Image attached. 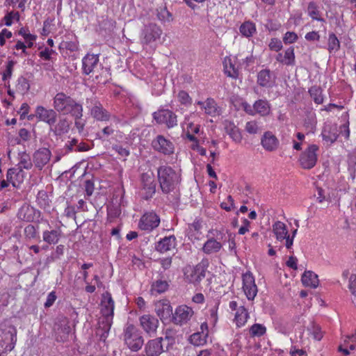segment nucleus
Returning <instances> with one entry per match:
<instances>
[{
    "label": "nucleus",
    "instance_id": "nucleus-1",
    "mask_svg": "<svg viewBox=\"0 0 356 356\" xmlns=\"http://www.w3.org/2000/svg\"><path fill=\"white\" fill-rule=\"evenodd\" d=\"M114 301L108 292L103 293L101 301V313L99 324L104 332H108L113 323Z\"/></svg>",
    "mask_w": 356,
    "mask_h": 356
},
{
    "label": "nucleus",
    "instance_id": "nucleus-2",
    "mask_svg": "<svg viewBox=\"0 0 356 356\" xmlns=\"http://www.w3.org/2000/svg\"><path fill=\"white\" fill-rule=\"evenodd\" d=\"M124 345L131 351L137 352L144 344V339L140 331L134 325H127L122 333Z\"/></svg>",
    "mask_w": 356,
    "mask_h": 356
},
{
    "label": "nucleus",
    "instance_id": "nucleus-3",
    "mask_svg": "<svg viewBox=\"0 0 356 356\" xmlns=\"http://www.w3.org/2000/svg\"><path fill=\"white\" fill-rule=\"evenodd\" d=\"M207 266L204 262L195 266H187L184 270V279L189 283L197 285L205 277Z\"/></svg>",
    "mask_w": 356,
    "mask_h": 356
},
{
    "label": "nucleus",
    "instance_id": "nucleus-4",
    "mask_svg": "<svg viewBox=\"0 0 356 356\" xmlns=\"http://www.w3.org/2000/svg\"><path fill=\"white\" fill-rule=\"evenodd\" d=\"M193 309L186 305H181L175 308L172 314V322L177 325L182 326L189 323L193 318Z\"/></svg>",
    "mask_w": 356,
    "mask_h": 356
},
{
    "label": "nucleus",
    "instance_id": "nucleus-5",
    "mask_svg": "<svg viewBox=\"0 0 356 356\" xmlns=\"http://www.w3.org/2000/svg\"><path fill=\"white\" fill-rule=\"evenodd\" d=\"M152 118L159 124H165L170 129L177 124V115L169 109L160 108L152 113Z\"/></svg>",
    "mask_w": 356,
    "mask_h": 356
},
{
    "label": "nucleus",
    "instance_id": "nucleus-6",
    "mask_svg": "<svg viewBox=\"0 0 356 356\" xmlns=\"http://www.w3.org/2000/svg\"><path fill=\"white\" fill-rule=\"evenodd\" d=\"M162 34L161 29L155 23L150 22L145 24L141 32L143 44H149L160 39Z\"/></svg>",
    "mask_w": 356,
    "mask_h": 356
},
{
    "label": "nucleus",
    "instance_id": "nucleus-7",
    "mask_svg": "<svg viewBox=\"0 0 356 356\" xmlns=\"http://www.w3.org/2000/svg\"><path fill=\"white\" fill-rule=\"evenodd\" d=\"M318 150V147L316 145L312 144L309 145L300 156L299 162L302 168L304 169H311L316 163L317 154L316 152Z\"/></svg>",
    "mask_w": 356,
    "mask_h": 356
},
{
    "label": "nucleus",
    "instance_id": "nucleus-8",
    "mask_svg": "<svg viewBox=\"0 0 356 356\" xmlns=\"http://www.w3.org/2000/svg\"><path fill=\"white\" fill-rule=\"evenodd\" d=\"M151 145L154 151L164 155H171L175 151L173 143L165 138L163 135H157L152 140Z\"/></svg>",
    "mask_w": 356,
    "mask_h": 356
},
{
    "label": "nucleus",
    "instance_id": "nucleus-9",
    "mask_svg": "<svg viewBox=\"0 0 356 356\" xmlns=\"http://www.w3.org/2000/svg\"><path fill=\"white\" fill-rule=\"evenodd\" d=\"M160 224V218L154 212L144 213L138 222V227L143 231L150 232Z\"/></svg>",
    "mask_w": 356,
    "mask_h": 356
},
{
    "label": "nucleus",
    "instance_id": "nucleus-10",
    "mask_svg": "<svg viewBox=\"0 0 356 356\" xmlns=\"http://www.w3.org/2000/svg\"><path fill=\"white\" fill-rule=\"evenodd\" d=\"M243 290L248 300H253L256 297L258 289L255 280L250 272H246L242 275Z\"/></svg>",
    "mask_w": 356,
    "mask_h": 356
},
{
    "label": "nucleus",
    "instance_id": "nucleus-11",
    "mask_svg": "<svg viewBox=\"0 0 356 356\" xmlns=\"http://www.w3.org/2000/svg\"><path fill=\"white\" fill-rule=\"evenodd\" d=\"M35 117L39 121L49 124L51 128L57 122L58 114L55 109H47L42 106H38L35 108Z\"/></svg>",
    "mask_w": 356,
    "mask_h": 356
},
{
    "label": "nucleus",
    "instance_id": "nucleus-12",
    "mask_svg": "<svg viewBox=\"0 0 356 356\" xmlns=\"http://www.w3.org/2000/svg\"><path fill=\"white\" fill-rule=\"evenodd\" d=\"M139 321L140 327L149 337H152L156 334L159 324V320L156 317L145 314L140 317Z\"/></svg>",
    "mask_w": 356,
    "mask_h": 356
},
{
    "label": "nucleus",
    "instance_id": "nucleus-13",
    "mask_svg": "<svg viewBox=\"0 0 356 356\" xmlns=\"http://www.w3.org/2000/svg\"><path fill=\"white\" fill-rule=\"evenodd\" d=\"M257 83L262 88H271L275 85L276 76L269 69L261 70L257 73Z\"/></svg>",
    "mask_w": 356,
    "mask_h": 356
},
{
    "label": "nucleus",
    "instance_id": "nucleus-14",
    "mask_svg": "<svg viewBox=\"0 0 356 356\" xmlns=\"http://www.w3.org/2000/svg\"><path fill=\"white\" fill-rule=\"evenodd\" d=\"M163 337H159L147 341L145 346L147 356H159L163 352Z\"/></svg>",
    "mask_w": 356,
    "mask_h": 356
},
{
    "label": "nucleus",
    "instance_id": "nucleus-15",
    "mask_svg": "<svg viewBox=\"0 0 356 356\" xmlns=\"http://www.w3.org/2000/svg\"><path fill=\"white\" fill-rule=\"evenodd\" d=\"M176 245V238L174 235H171L169 236H165L164 238L160 239L155 244V250L157 252L163 254L175 248Z\"/></svg>",
    "mask_w": 356,
    "mask_h": 356
},
{
    "label": "nucleus",
    "instance_id": "nucleus-16",
    "mask_svg": "<svg viewBox=\"0 0 356 356\" xmlns=\"http://www.w3.org/2000/svg\"><path fill=\"white\" fill-rule=\"evenodd\" d=\"M155 312L161 321L166 320L172 316V308L166 300H159L155 304Z\"/></svg>",
    "mask_w": 356,
    "mask_h": 356
},
{
    "label": "nucleus",
    "instance_id": "nucleus-17",
    "mask_svg": "<svg viewBox=\"0 0 356 356\" xmlns=\"http://www.w3.org/2000/svg\"><path fill=\"white\" fill-rule=\"evenodd\" d=\"M99 63V55L87 54L82 59L83 74H90Z\"/></svg>",
    "mask_w": 356,
    "mask_h": 356
},
{
    "label": "nucleus",
    "instance_id": "nucleus-18",
    "mask_svg": "<svg viewBox=\"0 0 356 356\" xmlns=\"http://www.w3.org/2000/svg\"><path fill=\"white\" fill-rule=\"evenodd\" d=\"M72 98V97L67 95L64 92L57 93L53 99L54 109L58 113H64Z\"/></svg>",
    "mask_w": 356,
    "mask_h": 356
},
{
    "label": "nucleus",
    "instance_id": "nucleus-19",
    "mask_svg": "<svg viewBox=\"0 0 356 356\" xmlns=\"http://www.w3.org/2000/svg\"><path fill=\"white\" fill-rule=\"evenodd\" d=\"M263 147L269 152L275 151L279 145V140L271 131H266L261 139Z\"/></svg>",
    "mask_w": 356,
    "mask_h": 356
},
{
    "label": "nucleus",
    "instance_id": "nucleus-20",
    "mask_svg": "<svg viewBox=\"0 0 356 356\" xmlns=\"http://www.w3.org/2000/svg\"><path fill=\"white\" fill-rule=\"evenodd\" d=\"M91 115L98 121H108L111 115L98 101H95L93 106L90 108Z\"/></svg>",
    "mask_w": 356,
    "mask_h": 356
},
{
    "label": "nucleus",
    "instance_id": "nucleus-21",
    "mask_svg": "<svg viewBox=\"0 0 356 356\" xmlns=\"http://www.w3.org/2000/svg\"><path fill=\"white\" fill-rule=\"evenodd\" d=\"M51 152L48 148H40L33 154V161L36 167L42 168L51 158Z\"/></svg>",
    "mask_w": 356,
    "mask_h": 356
},
{
    "label": "nucleus",
    "instance_id": "nucleus-22",
    "mask_svg": "<svg viewBox=\"0 0 356 356\" xmlns=\"http://www.w3.org/2000/svg\"><path fill=\"white\" fill-rule=\"evenodd\" d=\"M222 248V243L211 237L204 243L202 250L206 254H213L218 253Z\"/></svg>",
    "mask_w": 356,
    "mask_h": 356
},
{
    "label": "nucleus",
    "instance_id": "nucleus-23",
    "mask_svg": "<svg viewBox=\"0 0 356 356\" xmlns=\"http://www.w3.org/2000/svg\"><path fill=\"white\" fill-rule=\"evenodd\" d=\"M64 114H70L74 118H82L83 117V106L82 104L77 102L75 99L72 98Z\"/></svg>",
    "mask_w": 356,
    "mask_h": 356
},
{
    "label": "nucleus",
    "instance_id": "nucleus-24",
    "mask_svg": "<svg viewBox=\"0 0 356 356\" xmlns=\"http://www.w3.org/2000/svg\"><path fill=\"white\" fill-rule=\"evenodd\" d=\"M224 128L225 132L236 143H240L242 139L239 129L232 121L225 120L224 122Z\"/></svg>",
    "mask_w": 356,
    "mask_h": 356
},
{
    "label": "nucleus",
    "instance_id": "nucleus-25",
    "mask_svg": "<svg viewBox=\"0 0 356 356\" xmlns=\"http://www.w3.org/2000/svg\"><path fill=\"white\" fill-rule=\"evenodd\" d=\"M51 127L50 131H53L55 136H61L67 134L70 130V124L66 118H59L56 124Z\"/></svg>",
    "mask_w": 356,
    "mask_h": 356
},
{
    "label": "nucleus",
    "instance_id": "nucleus-26",
    "mask_svg": "<svg viewBox=\"0 0 356 356\" xmlns=\"http://www.w3.org/2000/svg\"><path fill=\"white\" fill-rule=\"evenodd\" d=\"M157 181L154 179H143V195L145 199L151 198L155 193Z\"/></svg>",
    "mask_w": 356,
    "mask_h": 356
},
{
    "label": "nucleus",
    "instance_id": "nucleus-27",
    "mask_svg": "<svg viewBox=\"0 0 356 356\" xmlns=\"http://www.w3.org/2000/svg\"><path fill=\"white\" fill-rule=\"evenodd\" d=\"M250 318L249 313L244 306H239L234 316V322L238 327L245 325Z\"/></svg>",
    "mask_w": 356,
    "mask_h": 356
},
{
    "label": "nucleus",
    "instance_id": "nucleus-28",
    "mask_svg": "<svg viewBox=\"0 0 356 356\" xmlns=\"http://www.w3.org/2000/svg\"><path fill=\"white\" fill-rule=\"evenodd\" d=\"M302 282L305 286L316 288L318 286L319 280L318 275L312 271H305L302 276Z\"/></svg>",
    "mask_w": 356,
    "mask_h": 356
},
{
    "label": "nucleus",
    "instance_id": "nucleus-29",
    "mask_svg": "<svg viewBox=\"0 0 356 356\" xmlns=\"http://www.w3.org/2000/svg\"><path fill=\"white\" fill-rule=\"evenodd\" d=\"M254 113L266 116L270 113V104L266 99H258L254 103Z\"/></svg>",
    "mask_w": 356,
    "mask_h": 356
},
{
    "label": "nucleus",
    "instance_id": "nucleus-30",
    "mask_svg": "<svg viewBox=\"0 0 356 356\" xmlns=\"http://www.w3.org/2000/svg\"><path fill=\"white\" fill-rule=\"evenodd\" d=\"M273 231L278 241H286L288 230L285 224L281 221H277L273 225Z\"/></svg>",
    "mask_w": 356,
    "mask_h": 356
},
{
    "label": "nucleus",
    "instance_id": "nucleus-31",
    "mask_svg": "<svg viewBox=\"0 0 356 356\" xmlns=\"http://www.w3.org/2000/svg\"><path fill=\"white\" fill-rule=\"evenodd\" d=\"M61 236V230L60 229H53L51 231H44L42 234L43 241L48 244H56Z\"/></svg>",
    "mask_w": 356,
    "mask_h": 356
},
{
    "label": "nucleus",
    "instance_id": "nucleus-32",
    "mask_svg": "<svg viewBox=\"0 0 356 356\" xmlns=\"http://www.w3.org/2000/svg\"><path fill=\"white\" fill-rule=\"evenodd\" d=\"M205 113L211 116L219 115L222 113L221 108L219 107L216 101L212 98H207L204 106Z\"/></svg>",
    "mask_w": 356,
    "mask_h": 356
},
{
    "label": "nucleus",
    "instance_id": "nucleus-33",
    "mask_svg": "<svg viewBox=\"0 0 356 356\" xmlns=\"http://www.w3.org/2000/svg\"><path fill=\"white\" fill-rule=\"evenodd\" d=\"M320 47L327 49L330 54L335 53L340 49V42L334 33H330L327 47L320 46Z\"/></svg>",
    "mask_w": 356,
    "mask_h": 356
},
{
    "label": "nucleus",
    "instance_id": "nucleus-34",
    "mask_svg": "<svg viewBox=\"0 0 356 356\" xmlns=\"http://www.w3.org/2000/svg\"><path fill=\"white\" fill-rule=\"evenodd\" d=\"M323 139L326 142L333 143L338 138L337 129L336 127H325L322 131Z\"/></svg>",
    "mask_w": 356,
    "mask_h": 356
},
{
    "label": "nucleus",
    "instance_id": "nucleus-35",
    "mask_svg": "<svg viewBox=\"0 0 356 356\" xmlns=\"http://www.w3.org/2000/svg\"><path fill=\"white\" fill-rule=\"evenodd\" d=\"M308 15L314 20L325 22V19L321 17L319 6L315 1H310L307 6Z\"/></svg>",
    "mask_w": 356,
    "mask_h": 356
},
{
    "label": "nucleus",
    "instance_id": "nucleus-36",
    "mask_svg": "<svg viewBox=\"0 0 356 356\" xmlns=\"http://www.w3.org/2000/svg\"><path fill=\"white\" fill-rule=\"evenodd\" d=\"M239 31L242 35L246 38L251 37L256 32L255 24L250 21H245L240 26Z\"/></svg>",
    "mask_w": 356,
    "mask_h": 356
},
{
    "label": "nucleus",
    "instance_id": "nucleus-37",
    "mask_svg": "<svg viewBox=\"0 0 356 356\" xmlns=\"http://www.w3.org/2000/svg\"><path fill=\"white\" fill-rule=\"evenodd\" d=\"M311 98L317 104H321L323 102V90L320 86H312L308 90Z\"/></svg>",
    "mask_w": 356,
    "mask_h": 356
},
{
    "label": "nucleus",
    "instance_id": "nucleus-38",
    "mask_svg": "<svg viewBox=\"0 0 356 356\" xmlns=\"http://www.w3.org/2000/svg\"><path fill=\"white\" fill-rule=\"evenodd\" d=\"M19 156H20V161L18 164L19 169V172L17 173V176L18 177L19 172L22 171V168L30 169L32 167V163L31 161L30 156L26 154L25 152L19 153Z\"/></svg>",
    "mask_w": 356,
    "mask_h": 356
},
{
    "label": "nucleus",
    "instance_id": "nucleus-39",
    "mask_svg": "<svg viewBox=\"0 0 356 356\" xmlns=\"http://www.w3.org/2000/svg\"><path fill=\"white\" fill-rule=\"evenodd\" d=\"M36 202L38 205L44 209H48L50 208L51 201L47 193L44 191H40L38 192Z\"/></svg>",
    "mask_w": 356,
    "mask_h": 356
},
{
    "label": "nucleus",
    "instance_id": "nucleus-40",
    "mask_svg": "<svg viewBox=\"0 0 356 356\" xmlns=\"http://www.w3.org/2000/svg\"><path fill=\"white\" fill-rule=\"evenodd\" d=\"M168 282L165 280H159L152 284L151 291L152 293H162L167 291L168 289Z\"/></svg>",
    "mask_w": 356,
    "mask_h": 356
},
{
    "label": "nucleus",
    "instance_id": "nucleus-41",
    "mask_svg": "<svg viewBox=\"0 0 356 356\" xmlns=\"http://www.w3.org/2000/svg\"><path fill=\"white\" fill-rule=\"evenodd\" d=\"M266 332V327L260 323H254L250 327V334L252 337H260Z\"/></svg>",
    "mask_w": 356,
    "mask_h": 356
},
{
    "label": "nucleus",
    "instance_id": "nucleus-42",
    "mask_svg": "<svg viewBox=\"0 0 356 356\" xmlns=\"http://www.w3.org/2000/svg\"><path fill=\"white\" fill-rule=\"evenodd\" d=\"M176 177V172L170 166H161L158 169L157 178H174Z\"/></svg>",
    "mask_w": 356,
    "mask_h": 356
},
{
    "label": "nucleus",
    "instance_id": "nucleus-43",
    "mask_svg": "<svg viewBox=\"0 0 356 356\" xmlns=\"http://www.w3.org/2000/svg\"><path fill=\"white\" fill-rule=\"evenodd\" d=\"M27 29L22 27L19 30L18 33L24 38L25 42L27 43V47L31 48L33 46V42L36 40L37 36L27 33Z\"/></svg>",
    "mask_w": 356,
    "mask_h": 356
},
{
    "label": "nucleus",
    "instance_id": "nucleus-44",
    "mask_svg": "<svg viewBox=\"0 0 356 356\" xmlns=\"http://www.w3.org/2000/svg\"><path fill=\"white\" fill-rule=\"evenodd\" d=\"M16 89L22 94L27 92L30 89L29 80L24 76H20L17 81Z\"/></svg>",
    "mask_w": 356,
    "mask_h": 356
},
{
    "label": "nucleus",
    "instance_id": "nucleus-45",
    "mask_svg": "<svg viewBox=\"0 0 356 356\" xmlns=\"http://www.w3.org/2000/svg\"><path fill=\"white\" fill-rule=\"evenodd\" d=\"M156 16L163 22H170L172 20V15L165 6L156 9Z\"/></svg>",
    "mask_w": 356,
    "mask_h": 356
},
{
    "label": "nucleus",
    "instance_id": "nucleus-46",
    "mask_svg": "<svg viewBox=\"0 0 356 356\" xmlns=\"http://www.w3.org/2000/svg\"><path fill=\"white\" fill-rule=\"evenodd\" d=\"M160 187L165 193H168L175 188L173 179H159Z\"/></svg>",
    "mask_w": 356,
    "mask_h": 356
},
{
    "label": "nucleus",
    "instance_id": "nucleus-47",
    "mask_svg": "<svg viewBox=\"0 0 356 356\" xmlns=\"http://www.w3.org/2000/svg\"><path fill=\"white\" fill-rule=\"evenodd\" d=\"M284 58L286 60L285 65H293L295 64V54L293 47H291L285 51Z\"/></svg>",
    "mask_w": 356,
    "mask_h": 356
},
{
    "label": "nucleus",
    "instance_id": "nucleus-48",
    "mask_svg": "<svg viewBox=\"0 0 356 356\" xmlns=\"http://www.w3.org/2000/svg\"><path fill=\"white\" fill-rule=\"evenodd\" d=\"M60 49H66L70 51L78 50V42L76 41H63L60 45Z\"/></svg>",
    "mask_w": 356,
    "mask_h": 356
},
{
    "label": "nucleus",
    "instance_id": "nucleus-49",
    "mask_svg": "<svg viewBox=\"0 0 356 356\" xmlns=\"http://www.w3.org/2000/svg\"><path fill=\"white\" fill-rule=\"evenodd\" d=\"M176 332L173 329H166L164 332L163 340L168 341V345H172L175 342Z\"/></svg>",
    "mask_w": 356,
    "mask_h": 356
},
{
    "label": "nucleus",
    "instance_id": "nucleus-50",
    "mask_svg": "<svg viewBox=\"0 0 356 356\" xmlns=\"http://www.w3.org/2000/svg\"><path fill=\"white\" fill-rule=\"evenodd\" d=\"M310 333L313 338L317 341H320L323 337L321 328L318 325H313L310 329Z\"/></svg>",
    "mask_w": 356,
    "mask_h": 356
},
{
    "label": "nucleus",
    "instance_id": "nucleus-51",
    "mask_svg": "<svg viewBox=\"0 0 356 356\" xmlns=\"http://www.w3.org/2000/svg\"><path fill=\"white\" fill-rule=\"evenodd\" d=\"M114 131L111 127L107 126L102 129V133H97V138L104 140L109 136L113 134Z\"/></svg>",
    "mask_w": 356,
    "mask_h": 356
},
{
    "label": "nucleus",
    "instance_id": "nucleus-52",
    "mask_svg": "<svg viewBox=\"0 0 356 356\" xmlns=\"http://www.w3.org/2000/svg\"><path fill=\"white\" fill-rule=\"evenodd\" d=\"M190 340L192 344L197 346H202L206 342L205 339L202 338L200 333H194L192 334L190 337Z\"/></svg>",
    "mask_w": 356,
    "mask_h": 356
},
{
    "label": "nucleus",
    "instance_id": "nucleus-53",
    "mask_svg": "<svg viewBox=\"0 0 356 356\" xmlns=\"http://www.w3.org/2000/svg\"><path fill=\"white\" fill-rule=\"evenodd\" d=\"M220 207L227 211H230L234 209L235 208V205L232 197L229 195L227 198V202H222L220 204Z\"/></svg>",
    "mask_w": 356,
    "mask_h": 356
},
{
    "label": "nucleus",
    "instance_id": "nucleus-54",
    "mask_svg": "<svg viewBox=\"0 0 356 356\" xmlns=\"http://www.w3.org/2000/svg\"><path fill=\"white\" fill-rule=\"evenodd\" d=\"M298 39V35L294 32L288 31L285 33L283 38V42L285 44H291L296 41Z\"/></svg>",
    "mask_w": 356,
    "mask_h": 356
},
{
    "label": "nucleus",
    "instance_id": "nucleus-55",
    "mask_svg": "<svg viewBox=\"0 0 356 356\" xmlns=\"http://www.w3.org/2000/svg\"><path fill=\"white\" fill-rule=\"evenodd\" d=\"M269 48L270 50L278 51L282 48V44L278 38H272L269 43Z\"/></svg>",
    "mask_w": 356,
    "mask_h": 356
},
{
    "label": "nucleus",
    "instance_id": "nucleus-56",
    "mask_svg": "<svg viewBox=\"0 0 356 356\" xmlns=\"http://www.w3.org/2000/svg\"><path fill=\"white\" fill-rule=\"evenodd\" d=\"M179 101L182 104H191V98L189 95L184 90L179 91L178 94Z\"/></svg>",
    "mask_w": 356,
    "mask_h": 356
},
{
    "label": "nucleus",
    "instance_id": "nucleus-57",
    "mask_svg": "<svg viewBox=\"0 0 356 356\" xmlns=\"http://www.w3.org/2000/svg\"><path fill=\"white\" fill-rule=\"evenodd\" d=\"M24 234L28 238H34L36 236V229L32 225H29L24 228Z\"/></svg>",
    "mask_w": 356,
    "mask_h": 356
},
{
    "label": "nucleus",
    "instance_id": "nucleus-58",
    "mask_svg": "<svg viewBox=\"0 0 356 356\" xmlns=\"http://www.w3.org/2000/svg\"><path fill=\"white\" fill-rule=\"evenodd\" d=\"M172 259L171 257L161 258L158 260L163 270L169 269L172 266Z\"/></svg>",
    "mask_w": 356,
    "mask_h": 356
},
{
    "label": "nucleus",
    "instance_id": "nucleus-59",
    "mask_svg": "<svg viewBox=\"0 0 356 356\" xmlns=\"http://www.w3.org/2000/svg\"><path fill=\"white\" fill-rule=\"evenodd\" d=\"M112 149L122 156H128L130 154V152L128 149L124 148L120 145H113L112 146Z\"/></svg>",
    "mask_w": 356,
    "mask_h": 356
},
{
    "label": "nucleus",
    "instance_id": "nucleus-60",
    "mask_svg": "<svg viewBox=\"0 0 356 356\" xmlns=\"http://www.w3.org/2000/svg\"><path fill=\"white\" fill-rule=\"evenodd\" d=\"M54 53H56L54 50L45 47L44 50L39 53V56L44 60H50L51 59V55Z\"/></svg>",
    "mask_w": 356,
    "mask_h": 356
},
{
    "label": "nucleus",
    "instance_id": "nucleus-61",
    "mask_svg": "<svg viewBox=\"0 0 356 356\" xmlns=\"http://www.w3.org/2000/svg\"><path fill=\"white\" fill-rule=\"evenodd\" d=\"M245 129L249 134H254L258 131V126L254 121L248 122L245 125Z\"/></svg>",
    "mask_w": 356,
    "mask_h": 356
},
{
    "label": "nucleus",
    "instance_id": "nucleus-62",
    "mask_svg": "<svg viewBox=\"0 0 356 356\" xmlns=\"http://www.w3.org/2000/svg\"><path fill=\"white\" fill-rule=\"evenodd\" d=\"M78 140L76 138H73L71 141H70L68 143H66L64 147V153L63 155H65L74 149V147L77 145Z\"/></svg>",
    "mask_w": 356,
    "mask_h": 356
},
{
    "label": "nucleus",
    "instance_id": "nucleus-63",
    "mask_svg": "<svg viewBox=\"0 0 356 356\" xmlns=\"http://www.w3.org/2000/svg\"><path fill=\"white\" fill-rule=\"evenodd\" d=\"M306 40L309 42L318 41L320 39V35L317 31H311L307 33L305 36Z\"/></svg>",
    "mask_w": 356,
    "mask_h": 356
},
{
    "label": "nucleus",
    "instance_id": "nucleus-64",
    "mask_svg": "<svg viewBox=\"0 0 356 356\" xmlns=\"http://www.w3.org/2000/svg\"><path fill=\"white\" fill-rule=\"evenodd\" d=\"M86 192L88 196L92 195L95 186L92 179H87L85 184Z\"/></svg>",
    "mask_w": 356,
    "mask_h": 356
}]
</instances>
